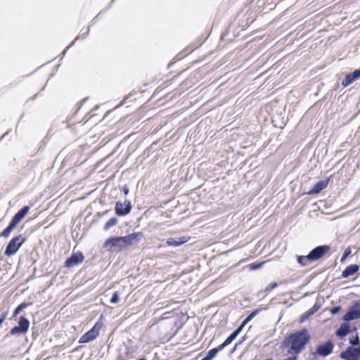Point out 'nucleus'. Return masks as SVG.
Wrapping results in <instances>:
<instances>
[{
  "label": "nucleus",
  "mask_w": 360,
  "mask_h": 360,
  "mask_svg": "<svg viewBox=\"0 0 360 360\" xmlns=\"http://www.w3.org/2000/svg\"><path fill=\"white\" fill-rule=\"evenodd\" d=\"M240 333V330L238 328L235 330L225 340L223 343L219 345V349H223L225 347L231 343V342L236 339L238 335Z\"/></svg>",
  "instance_id": "6ab92c4d"
},
{
  "label": "nucleus",
  "mask_w": 360,
  "mask_h": 360,
  "mask_svg": "<svg viewBox=\"0 0 360 360\" xmlns=\"http://www.w3.org/2000/svg\"><path fill=\"white\" fill-rule=\"evenodd\" d=\"M190 240H191V236H186L179 238L178 240H175L173 238H170L167 239V245L169 246L177 247V246H180V245L187 243Z\"/></svg>",
  "instance_id": "dca6fc26"
},
{
  "label": "nucleus",
  "mask_w": 360,
  "mask_h": 360,
  "mask_svg": "<svg viewBox=\"0 0 360 360\" xmlns=\"http://www.w3.org/2000/svg\"><path fill=\"white\" fill-rule=\"evenodd\" d=\"M131 202L128 200H126L124 202L117 201L115 203V211L118 216H125L131 212Z\"/></svg>",
  "instance_id": "9b49d317"
},
{
  "label": "nucleus",
  "mask_w": 360,
  "mask_h": 360,
  "mask_svg": "<svg viewBox=\"0 0 360 360\" xmlns=\"http://www.w3.org/2000/svg\"><path fill=\"white\" fill-rule=\"evenodd\" d=\"M25 242V238L22 235H19L13 237L8 243L4 254L6 256H11L15 255L19 248L21 247L22 243Z\"/></svg>",
  "instance_id": "20e7f679"
},
{
  "label": "nucleus",
  "mask_w": 360,
  "mask_h": 360,
  "mask_svg": "<svg viewBox=\"0 0 360 360\" xmlns=\"http://www.w3.org/2000/svg\"><path fill=\"white\" fill-rule=\"evenodd\" d=\"M6 316H7V312L6 311H4V313H2L1 317H0V324H1L6 319Z\"/></svg>",
  "instance_id": "7c9ffc66"
},
{
  "label": "nucleus",
  "mask_w": 360,
  "mask_h": 360,
  "mask_svg": "<svg viewBox=\"0 0 360 360\" xmlns=\"http://www.w3.org/2000/svg\"><path fill=\"white\" fill-rule=\"evenodd\" d=\"M103 247L108 251L120 252L124 249L122 236L109 238L103 243Z\"/></svg>",
  "instance_id": "423d86ee"
},
{
  "label": "nucleus",
  "mask_w": 360,
  "mask_h": 360,
  "mask_svg": "<svg viewBox=\"0 0 360 360\" xmlns=\"http://www.w3.org/2000/svg\"><path fill=\"white\" fill-rule=\"evenodd\" d=\"M329 183V179L326 180L320 181L314 185L312 188L307 192L308 194H318L321 191L325 189Z\"/></svg>",
  "instance_id": "2eb2a0df"
},
{
  "label": "nucleus",
  "mask_w": 360,
  "mask_h": 360,
  "mask_svg": "<svg viewBox=\"0 0 360 360\" xmlns=\"http://www.w3.org/2000/svg\"><path fill=\"white\" fill-rule=\"evenodd\" d=\"M120 300V295L117 292H115L110 299V302L112 304L117 303Z\"/></svg>",
  "instance_id": "bb28decb"
},
{
  "label": "nucleus",
  "mask_w": 360,
  "mask_h": 360,
  "mask_svg": "<svg viewBox=\"0 0 360 360\" xmlns=\"http://www.w3.org/2000/svg\"><path fill=\"white\" fill-rule=\"evenodd\" d=\"M359 269V266L357 264H351L347 266L342 273L343 278H347L350 276L354 275Z\"/></svg>",
  "instance_id": "f3484780"
},
{
  "label": "nucleus",
  "mask_w": 360,
  "mask_h": 360,
  "mask_svg": "<svg viewBox=\"0 0 360 360\" xmlns=\"http://www.w3.org/2000/svg\"><path fill=\"white\" fill-rule=\"evenodd\" d=\"M264 263L265 262L251 263L248 265V268L251 271L257 270L261 269Z\"/></svg>",
  "instance_id": "5701e85b"
},
{
  "label": "nucleus",
  "mask_w": 360,
  "mask_h": 360,
  "mask_svg": "<svg viewBox=\"0 0 360 360\" xmlns=\"http://www.w3.org/2000/svg\"><path fill=\"white\" fill-rule=\"evenodd\" d=\"M358 319H360V302H355L350 307L342 317V320L345 321H350Z\"/></svg>",
  "instance_id": "6e6552de"
},
{
  "label": "nucleus",
  "mask_w": 360,
  "mask_h": 360,
  "mask_svg": "<svg viewBox=\"0 0 360 360\" xmlns=\"http://www.w3.org/2000/svg\"><path fill=\"white\" fill-rule=\"evenodd\" d=\"M139 360H146V359L145 358H141V359H140Z\"/></svg>",
  "instance_id": "473e14b6"
},
{
  "label": "nucleus",
  "mask_w": 360,
  "mask_h": 360,
  "mask_svg": "<svg viewBox=\"0 0 360 360\" xmlns=\"http://www.w3.org/2000/svg\"><path fill=\"white\" fill-rule=\"evenodd\" d=\"M30 207L26 205L22 207L12 218L9 225L0 233V236L8 238L12 231L16 227L20 221L27 214Z\"/></svg>",
  "instance_id": "7ed1b4c3"
},
{
  "label": "nucleus",
  "mask_w": 360,
  "mask_h": 360,
  "mask_svg": "<svg viewBox=\"0 0 360 360\" xmlns=\"http://www.w3.org/2000/svg\"><path fill=\"white\" fill-rule=\"evenodd\" d=\"M84 259V257L81 252L72 253V255L68 258L65 262V266L70 268L82 263Z\"/></svg>",
  "instance_id": "f8f14e48"
},
{
  "label": "nucleus",
  "mask_w": 360,
  "mask_h": 360,
  "mask_svg": "<svg viewBox=\"0 0 360 360\" xmlns=\"http://www.w3.org/2000/svg\"><path fill=\"white\" fill-rule=\"evenodd\" d=\"M143 237V234L142 232H134L130 234H128L125 236H122V244L124 249L131 246L140 240L141 238Z\"/></svg>",
  "instance_id": "1a4fd4ad"
},
{
  "label": "nucleus",
  "mask_w": 360,
  "mask_h": 360,
  "mask_svg": "<svg viewBox=\"0 0 360 360\" xmlns=\"http://www.w3.org/2000/svg\"><path fill=\"white\" fill-rule=\"evenodd\" d=\"M341 356L346 360H358L360 358V346L356 348L349 347Z\"/></svg>",
  "instance_id": "ddd939ff"
},
{
  "label": "nucleus",
  "mask_w": 360,
  "mask_h": 360,
  "mask_svg": "<svg viewBox=\"0 0 360 360\" xmlns=\"http://www.w3.org/2000/svg\"><path fill=\"white\" fill-rule=\"evenodd\" d=\"M221 349H219V345L215 347V348H213L212 349H210L207 355L205 356L206 358H207L209 360H212L217 354V353L221 351Z\"/></svg>",
  "instance_id": "4be33fe9"
},
{
  "label": "nucleus",
  "mask_w": 360,
  "mask_h": 360,
  "mask_svg": "<svg viewBox=\"0 0 360 360\" xmlns=\"http://www.w3.org/2000/svg\"><path fill=\"white\" fill-rule=\"evenodd\" d=\"M349 342L352 345H356L359 344V337L357 335L349 339Z\"/></svg>",
  "instance_id": "c85d7f7f"
},
{
  "label": "nucleus",
  "mask_w": 360,
  "mask_h": 360,
  "mask_svg": "<svg viewBox=\"0 0 360 360\" xmlns=\"http://www.w3.org/2000/svg\"><path fill=\"white\" fill-rule=\"evenodd\" d=\"M317 310V308H315L314 307L310 310L307 311L304 314H303L301 317V321H304L307 318H308L310 315L313 314Z\"/></svg>",
  "instance_id": "393cba45"
},
{
  "label": "nucleus",
  "mask_w": 360,
  "mask_h": 360,
  "mask_svg": "<svg viewBox=\"0 0 360 360\" xmlns=\"http://www.w3.org/2000/svg\"><path fill=\"white\" fill-rule=\"evenodd\" d=\"M310 339L311 336L307 329L304 328L286 337L282 342V347H288V353L295 356L304 349Z\"/></svg>",
  "instance_id": "f257e3e1"
},
{
  "label": "nucleus",
  "mask_w": 360,
  "mask_h": 360,
  "mask_svg": "<svg viewBox=\"0 0 360 360\" xmlns=\"http://www.w3.org/2000/svg\"><path fill=\"white\" fill-rule=\"evenodd\" d=\"M30 304L26 303V302H22L13 311V316H16L18 314L20 313V311L22 309L28 307Z\"/></svg>",
  "instance_id": "b1692460"
},
{
  "label": "nucleus",
  "mask_w": 360,
  "mask_h": 360,
  "mask_svg": "<svg viewBox=\"0 0 360 360\" xmlns=\"http://www.w3.org/2000/svg\"><path fill=\"white\" fill-rule=\"evenodd\" d=\"M79 39V37L78 36V37H77L75 39V41H77V40H78Z\"/></svg>",
  "instance_id": "2f4dec72"
},
{
  "label": "nucleus",
  "mask_w": 360,
  "mask_h": 360,
  "mask_svg": "<svg viewBox=\"0 0 360 360\" xmlns=\"http://www.w3.org/2000/svg\"><path fill=\"white\" fill-rule=\"evenodd\" d=\"M330 245H319L314 248L306 256H297V261L302 266H306L314 262H316L323 259L326 256H328L330 255Z\"/></svg>",
  "instance_id": "f03ea898"
},
{
  "label": "nucleus",
  "mask_w": 360,
  "mask_h": 360,
  "mask_svg": "<svg viewBox=\"0 0 360 360\" xmlns=\"http://www.w3.org/2000/svg\"><path fill=\"white\" fill-rule=\"evenodd\" d=\"M351 253H352L351 248L350 247L347 248L341 257L340 262H343L347 259V257L351 255Z\"/></svg>",
  "instance_id": "a878e982"
},
{
  "label": "nucleus",
  "mask_w": 360,
  "mask_h": 360,
  "mask_svg": "<svg viewBox=\"0 0 360 360\" xmlns=\"http://www.w3.org/2000/svg\"><path fill=\"white\" fill-rule=\"evenodd\" d=\"M350 331V326L348 323H343L337 330L335 335L340 338L346 336Z\"/></svg>",
  "instance_id": "a211bd4d"
},
{
  "label": "nucleus",
  "mask_w": 360,
  "mask_h": 360,
  "mask_svg": "<svg viewBox=\"0 0 360 360\" xmlns=\"http://www.w3.org/2000/svg\"><path fill=\"white\" fill-rule=\"evenodd\" d=\"M360 78V69L355 70L350 74H347L342 82V86L346 87L351 84L354 81Z\"/></svg>",
  "instance_id": "4468645a"
},
{
  "label": "nucleus",
  "mask_w": 360,
  "mask_h": 360,
  "mask_svg": "<svg viewBox=\"0 0 360 360\" xmlns=\"http://www.w3.org/2000/svg\"><path fill=\"white\" fill-rule=\"evenodd\" d=\"M334 345L332 341L328 340L324 344L319 345L316 350L312 352V355L317 356H327L333 352Z\"/></svg>",
  "instance_id": "0eeeda50"
},
{
  "label": "nucleus",
  "mask_w": 360,
  "mask_h": 360,
  "mask_svg": "<svg viewBox=\"0 0 360 360\" xmlns=\"http://www.w3.org/2000/svg\"><path fill=\"white\" fill-rule=\"evenodd\" d=\"M118 221L117 218L112 217L103 226V229L105 231L109 230L111 227L115 226L117 224Z\"/></svg>",
  "instance_id": "412c9836"
},
{
  "label": "nucleus",
  "mask_w": 360,
  "mask_h": 360,
  "mask_svg": "<svg viewBox=\"0 0 360 360\" xmlns=\"http://www.w3.org/2000/svg\"><path fill=\"white\" fill-rule=\"evenodd\" d=\"M277 286H278L277 283H276V282H272V283H270V284H269V285L266 288L265 291H266V292L271 291L272 290H274V288H276Z\"/></svg>",
  "instance_id": "cd10ccee"
},
{
  "label": "nucleus",
  "mask_w": 360,
  "mask_h": 360,
  "mask_svg": "<svg viewBox=\"0 0 360 360\" xmlns=\"http://www.w3.org/2000/svg\"><path fill=\"white\" fill-rule=\"evenodd\" d=\"M103 327V323L98 321L96 322L93 328L84 333L80 338L79 342V343H87L89 342L94 339H96L100 333L101 328Z\"/></svg>",
  "instance_id": "39448f33"
},
{
  "label": "nucleus",
  "mask_w": 360,
  "mask_h": 360,
  "mask_svg": "<svg viewBox=\"0 0 360 360\" xmlns=\"http://www.w3.org/2000/svg\"><path fill=\"white\" fill-rule=\"evenodd\" d=\"M341 309V307L340 306H336V307H332L331 309H330V312L332 314H337L340 310Z\"/></svg>",
  "instance_id": "c756f323"
},
{
  "label": "nucleus",
  "mask_w": 360,
  "mask_h": 360,
  "mask_svg": "<svg viewBox=\"0 0 360 360\" xmlns=\"http://www.w3.org/2000/svg\"><path fill=\"white\" fill-rule=\"evenodd\" d=\"M261 311V309H257L255 311H252L242 322L240 326L238 328L240 331L245 327V326L256 315H257Z\"/></svg>",
  "instance_id": "aec40b11"
},
{
  "label": "nucleus",
  "mask_w": 360,
  "mask_h": 360,
  "mask_svg": "<svg viewBox=\"0 0 360 360\" xmlns=\"http://www.w3.org/2000/svg\"><path fill=\"white\" fill-rule=\"evenodd\" d=\"M29 320L24 316H21L18 321V326L12 328L9 333L12 335L15 334L26 333L29 329Z\"/></svg>",
  "instance_id": "9d476101"
}]
</instances>
